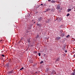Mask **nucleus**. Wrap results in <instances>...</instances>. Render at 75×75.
<instances>
[{"label":"nucleus","instance_id":"1","mask_svg":"<svg viewBox=\"0 0 75 75\" xmlns=\"http://www.w3.org/2000/svg\"><path fill=\"white\" fill-rule=\"evenodd\" d=\"M55 1L53 0L51 1H50V3H55Z\"/></svg>","mask_w":75,"mask_h":75},{"label":"nucleus","instance_id":"2","mask_svg":"<svg viewBox=\"0 0 75 75\" xmlns=\"http://www.w3.org/2000/svg\"><path fill=\"white\" fill-rule=\"evenodd\" d=\"M52 74H57V73H56V72H55V71H53L52 72Z\"/></svg>","mask_w":75,"mask_h":75},{"label":"nucleus","instance_id":"3","mask_svg":"<svg viewBox=\"0 0 75 75\" xmlns=\"http://www.w3.org/2000/svg\"><path fill=\"white\" fill-rule=\"evenodd\" d=\"M13 71L12 70L8 72L9 74H13Z\"/></svg>","mask_w":75,"mask_h":75},{"label":"nucleus","instance_id":"4","mask_svg":"<svg viewBox=\"0 0 75 75\" xmlns=\"http://www.w3.org/2000/svg\"><path fill=\"white\" fill-rule=\"evenodd\" d=\"M60 8V6H58L57 7V10H59Z\"/></svg>","mask_w":75,"mask_h":75},{"label":"nucleus","instance_id":"5","mask_svg":"<svg viewBox=\"0 0 75 75\" xmlns=\"http://www.w3.org/2000/svg\"><path fill=\"white\" fill-rule=\"evenodd\" d=\"M70 11H71V9L69 8L67 9L68 12H69Z\"/></svg>","mask_w":75,"mask_h":75},{"label":"nucleus","instance_id":"6","mask_svg":"<svg viewBox=\"0 0 75 75\" xmlns=\"http://www.w3.org/2000/svg\"><path fill=\"white\" fill-rule=\"evenodd\" d=\"M60 39L61 38L59 37H57L56 38V39H57V40H60Z\"/></svg>","mask_w":75,"mask_h":75},{"label":"nucleus","instance_id":"7","mask_svg":"<svg viewBox=\"0 0 75 75\" xmlns=\"http://www.w3.org/2000/svg\"><path fill=\"white\" fill-rule=\"evenodd\" d=\"M46 11H50V8H48L46 10Z\"/></svg>","mask_w":75,"mask_h":75},{"label":"nucleus","instance_id":"8","mask_svg":"<svg viewBox=\"0 0 75 75\" xmlns=\"http://www.w3.org/2000/svg\"><path fill=\"white\" fill-rule=\"evenodd\" d=\"M59 58H58L56 59V61H59Z\"/></svg>","mask_w":75,"mask_h":75},{"label":"nucleus","instance_id":"9","mask_svg":"<svg viewBox=\"0 0 75 75\" xmlns=\"http://www.w3.org/2000/svg\"><path fill=\"white\" fill-rule=\"evenodd\" d=\"M70 75H75V73H72Z\"/></svg>","mask_w":75,"mask_h":75},{"label":"nucleus","instance_id":"10","mask_svg":"<svg viewBox=\"0 0 75 75\" xmlns=\"http://www.w3.org/2000/svg\"><path fill=\"white\" fill-rule=\"evenodd\" d=\"M69 35H68L67 36L66 38H69Z\"/></svg>","mask_w":75,"mask_h":75},{"label":"nucleus","instance_id":"11","mask_svg":"<svg viewBox=\"0 0 75 75\" xmlns=\"http://www.w3.org/2000/svg\"><path fill=\"white\" fill-rule=\"evenodd\" d=\"M28 42L29 43H30V40H27Z\"/></svg>","mask_w":75,"mask_h":75},{"label":"nucleus","instance_id":"12","mask_svg":"<svg viewBox=\"0 0 75 75\" xmlns=\"http://www.w3.org/2000/svg\"><path fill=\"white\" fill-rule=\"evenodd\" d=\"M42 63H44V62H43V61H42L40 63V64H41Z\"/></svg>","mask_w":75,"mask_h":75},{"label":"nucleus","instance_id":"13","mask_svg":"<svg viewBox=\"0 0 75 75\" xmlns=\"http://www.w3.org/2000/svg\"><path fill=\"white\" fill-rule=\"evenodd\" d=\"M70 15V14L69 13H68L67 14V16H69Z\"/></svg>","mask_w":75,"mask_h":75},{"label":"nucleus","instance_id":"14","mask_svg":"<svg viewBox=\"0 0 75 75\" xmlns=\"http://www.w3.org/2000/svg\"><path fill=\"white\" fill-rule=\"evenodd\" d=\"M24 69V68L23 67L20 69V70H22V69Z\"/></svg>","mask_w":75,"mask_h":75},{"label":"nucleus","instance_id":"15","mask_svg":"<svg viewBox=\"0 0 75 75\" xmlns=\"http://www.w3.org/2000/svg\"><path fill=\"white\" fill-rule=\"evenodd\" d=\"M37 25H38V26H39V25H40V24H39L38 23L37 24Z\"/></svg>","mask_w":75,"mask_h":75},{"label":"nucleus","instance_id":"16","mask_svg":"<svg viewBox=\"0 0 75 75\" xmlns=\"http://www.w3.org/2000/svg\"><path fill=\"white\" fill-rule=\"evenodd\" d=\"M38 54L39 55V56H41V53H39Z\"/></svg>","mask_w":75,"mask_h":75},{"label":"nucleus","instance_id":"17","mask_svg":"<svg viewBox=\"0 0 75 75\" xmlns=\"http://www.w3.org/2000/svg\"><path fill=\"white\" fill-rule=\"evenodd\" d=\"M2 57H4V54H2Z\"/></svg>","mask_w":75,"mask_h":75},{"label":"nucleus","instance_id":"18","mask_svg":"<svg viewBox=\"0 0 75 75\" xmlns=\"http://www.w3.org/2000/svg\"><path fill=\"white\" fill-rule=\"evenodd\" d=\"M74 73L75 74V69L74 70Z\"/></svg>","mask_w":75,"mask_h":75},{"label":"nucleus","instance_id":"19","mask_svg":"<svg viewBox=\"0 0 75 75\" xmlns=\"http://www.w3.org/2000/svg\"><path fill=\"white\" fill-rule=\"evenodd\" d=\"M37 51L34 52V53H37Z\"/></svg>","mask_w":75,"mask_h":75},{"label":"nucleus","instance_id":"20","mask_svg":"<svg viewBox=\"0 0 75 75\" xmlns=\"http://www.w3.org/2000/svg\"><path fill=\"white\" fill-rule=\"evenodd\" d=\"M47 11H46H46H44V13H46V12H47Z\"/></svg>","mask_w":75,"mask_h":75},{"label":"nucleus","instance_id":"21","mask_svg":"<svg viewBox=\"0 0 75 75\" xmlns=\"http://www.w3.org/2000/svg\"><path fill=\"white\" fill-rule=\"evenodd\" d=\"M65 52H67V50H65Z\"/></svg>","mask_w":75,"mask_h":75},{"label":"nucleus","instance_id":"22","mask_svg":"<svg viewBox=\"0 0 75 75\" xmlns=\"http://www.w3.org/2000/svg\"><path fill=\"white\" fill-rule=\"evenodd\" d=\"M74 58H75V54L74 55Z\"/></svg>","mask_w":75,"mask_h":75},{"label":"nucleus","instance_id":"23","mask_svg":"<svg viewBox=\"0 0 75 75\" xmlns=\"http://www.w3.org/2000/svg\"><path fill=\"white\" fill-rule=\"evenodd\" d=\"M41 6H42V5H43V4H41Z\"/></svg>","mask_w":75,"mask_h":75},{"label":"nucleus","instance_id":"24","mask_svg":"<svg viewBox=\"0 0 75 75\" xmlns=\"http://www.w3.org/2000/svg\"><path fill=\"white\" fill-rule=\"evenodd\" d=\"M51 0H48V1H50Z\"/></svg>","mask_w":75,"mask_h":75},{"label":"nucleus","instance_id":"25","mask_svg":"<svg viewBox=\"0 0 75 75\" xmlns=\"http://www.w3.org/2000/svg\"><path fill=\"white\" fill-rule=\"evenodd\" d=\"M1 41H2V40H0V42H1Z\"/></svg>","mask_w":75,"mask_h":75},{"label":"nucleus","instance_id":"26","mask_svg":"<svg viewBox=\"0 0 75 75\" xmlns=\"http://www.w3.org/2000/svg\"><path fill=\"white\" fill-rule=\"evenodd\" d=\"M35 23V22H34V23Z\"/></svg>","mask_w":75,"mask_h":75},{"label":"nucleus","instance_id":"27","mask_svg":"<svg viewBox=\"0 0 75 75\" xmlns=\"http://www.w3.org/2000/svg\"><path fill=\"white\" fill-rule=\"evenodd\" d=\"M57 75V74H56V75Z\"/></svg>","mask_w":75,"mask_h":75}]
</instances>
